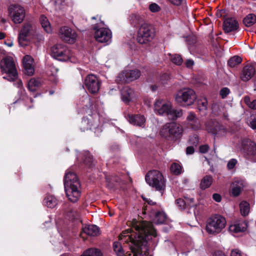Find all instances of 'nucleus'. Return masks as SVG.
I'll use <instances>...</instances> for the list:
<instances>
[{
  "mask_svg": "<svg viewBox=\"0 0 256 256\" xmlns=\"http://www.w3.org/2000/svg\"><path fill=\"white\" fill-rule=\"evenodd\" d=\"M64 190L68 200L76 202L80 196V184L74 172H66L64 177Z\"/></svg>",
  "mask_w": 256,
  "mask_h": 256,
  "instance_id": "1",
  "label": "nucleus"
},
{
  "mask_svg": "<svg viewBox=\"0 0 256 256\" xmlns=\"http://www.w3.org/2000/svg\"><path fill=\"white\" fill-rule=\"evenodd\" d=\"M154 111L157 114L166 116L172 120L182 117L183 114L182 110L174 108L172 102L164 99H158L155 102Z\"/></svg>",
  "mask_w": 256,
  "mask_h": 256,
  "instance_id": "2",
  "label": "nucleus"
},
{
  "mask_svg": "<svg viewBox=\"0 0 256 256\" xmlns=\"http://www.w3.org/2000/svg\"><path fill=\"white\" fill-rule=\"evenodd\" d=\"M183 128L175 122H167L160 128V134L168 140H175L180 138L182 134Z\"/></svg>",
  "mask_w": 256,
  "mask_h": 256,
  "instance_id": "3",
  "label": "nucleus"
},
{
  "mask_svg": "<svg viewBox=\"0 0 256 256\" xmlns=\"http://www.w3.org/2000/svg\"><path fill=\"white\" fill-rule=\"evenodd\" d=\"M0 68L2 73L6 76L3 78L8 81L12 82L18 78V72L16 63L14 58L11 56H6L0 62Z\"/></svg>",
  "mask_w": 256,
  "mask_h": 256,
  "instance_id": "4",
  "label": "nucleus"
},
{
  "mask_svg": "<svg viewBox=\"0 0 256 256\" xmlns=\"http://www.w3.org/2000/svg\"><path fill=\"white\" fill-rule=\"evenodd\" d=\"M146 181L150 186L155 188L162 193L166 187V180L162 174L157 170L149 171L145 177Z\"/></svg>",
  "mask_w": 256,
  "mask_h": 256,
  "instance_id": "5",
  "label": "nucleus"
},
{
  "mask_svg": "<svg viewBox=\"0 0 256 256\" xmlns=\"http://www.w3.org/2000/svg\"><path fill=\"white\" fill-rule=\"evenodd\" d=\"M226 220L224 217L216 214L206 220V230L208 233L216 235L225 228Z\"/></svg>",
  "mask_w": 256,
  "mask_h": 256,
  "instance_id": "6",
  "label": "nucleus"
},
{
  "mask_svg": "<svg viewBox=\"0 0 256 256\" xmlns=\"http://www.w3.org/2000/svg\"><path fill=\"white\" fill-rule=\"evenodd\" d=\"M196 99L195 92L189 88H184L178 91L175 96V100L181 106H189L194 104Z\"/></svg>",
  "mask_w": 256,
  "mask_h": 256,
  "instance_id": "7",
  "label": "nucleus"
},
{
  "mask_svg": "<svg viewBox=\"0 0 256 256\" xmlns=\"http://www.w3.org/2000/svg\"><path fill=\"white\" fill-rule=\"evenodd\" d=\"M36 32V27L30 22H26L22 26L18 36V40L20 46H26L30 38L34 36Z\"/></svg>",
  "mask_w": 256,
  "mask_h": 256,
  "instance_id": "8",
  "label": "nucleus"
},
{
  "mask_svg": "<svg viewBox=\"0 0 256 256\" xmlns=\"http://www.w3.org/2000/svg\"><path fill=\"white\" fill-rule=\"evenodd\" d=\"M50 54L52 57L60 61L72 62L70 50L62 44H57L52 46L50 48Z\"/></svg>",
  "mask_w": 256,
  "mask_h": 256,
  "instance_id": "9",
  "label": "nucleus"
},
{
  "mask_svg": "<svg viewBox=\"0 0 256 256\" xmlns=\"http://www.w3.org/2000/svg\"><path fill=\"white\" fill-rule=\"evenodd\" d=\"M154 37V32L152 27L148 24H143L139 28L136 40L140 44H146L152 41Z\"/></svg>",
  "mask_w": 256,
  "mask_h": 256,
  "instance_id": "10",
  "label": "nucleus"
},
{
  "mask_svg": "<svg viewBox=\"0 0 256 256\" xmlns=\"http://www.w3.org/2000/svg\"><path fill=\"white\" fill-rule=\"evenodd\" d=\"M8 16L14 24H21L24 20L26 10L24 7L18 4H12L8 8Z\"/></svg>",
  "mask_w": 256,
  "mask_h": 256,
  "instance_id": "11",
  "label": "nucleus"
},
{
  "mask_svg": "<svg viewBox=\"0 0 256 256\" xmlns=\"http://www.w3.org/2000/svg\"><path fill=\"white\" fill-rule=\"evenodd\" d=\"M141 72L138 69L126 70L121 72L117 76L116 81L118 83H128L138 78Z\"/></svg>",
  "mask_w": 256,
  "mask_h": 256,
  "instance_id": "12",
  "label": "nucleus"
},
{
  "mask_svg": "<svg viewBox=\"0 0 256 256\" xmlns=\"http://www.w3.org/2000/svg\"><path fill=\"white\" fill-rule=\"evenodd\" d=\"M94 29L96 30L94 38L96 41L107 44L111 42L112 34L110 30L104 28H98L97 26H94Z\"/></svg>",
  "mask_w": 256,
  "mask_h": 256,
  "instance_id": "13",
  "label": "nucleus"
},
{
  "mask_svg": "<svg viewBox=\"0 0 256 256\" xmlns=\"http://www.w3.org/2000/svg\"><path fill=\"white\" fill-rule=\"evenodd\" d=\"M59 32L60 38L66 42L72 44L76 40L78 36L76 32L68 26L62 27Z\"/></svg>",
  "mask_w": 256,
  "mask_h": 256,
  "instance_id": "14",
  "label": "nucleus"
},
{
  "mask_svg": "<svg viewBox=\"0 0 256 256\" xmlns=\"http://www.w3.org/2000/svg\"><path fill=\"white\" fill-rule=\"evenodd\" d=\"M84 84L90 93L96 94L100 89V82L97 77L94 74H89L86 78Z\"/></svg>",
  "mask_w": 256,
  "mask_h": 256,
  "instance_id": "15",
  "label": "nucleus"
},
{
  "mask_svg": "<svg viewBox=\"0 0 256 256\" xmlns=\"http://www.w3.org/2000/svg\"><path fill=\"white\" fill-rule=\"evenodd\" d=\"M188 126L194 130H199L202 128V124L196 114L192 112H189L186 118Z\"/></svg>",
  "mask_w": 256,
  "mask_h": 256,
  "instance_id": "16",
  "label": "nucleus"
},
{
  "mask_svg": "<svg viewBox=\"0 0 256 256\" xmlns=\"http://www.w3.org/2000/svg\"><path fill=\"white\" fill-rule=\"evenodd\" d=\"M242 152L245 156H249L256 154V145L250 140H244L242 143Z\"/></svg>",
  "mask_w": 256,
  "mask_h": 256,
  "instance_id": "17",
  "label": "nucleus"
},
{
  "mask_svg": "<svg viewBox=\"0 0 256 256\" xmlns=\"http://www.w3.org/2000/svg\"><path fill=\"white\" fill-rule=\"evenodd\" d=\"M81 124V130L82 131H84L89 128L95 130H96L94 132L96 135H98L102 130L101 127L99 126L97 122H94L91 120H89L87 118H84L82 119Z\"/></svg>",
  "mask_w": 256,
  "mask_h": 256,
  "instance_id": "18",
  "label": "nucleus"
},
{
  "mask_svg": "<svg viewBox=\"0 0 256 256\" xmlns=\"http://www.w3.org/2000/svg\"><path fill=\"white\" fill-rule=\"evenodd\" d=\"M22 64L26 73L32 76L34 72V60L30 55H26L22 59Z\"/></svg>",
  "mask_w": 256,
  "mask_h": 256,
  "instance_id": "19",
  "label": "nucleus"
},
{
  "mask_svg": "<svg viewBox=\"0 0 256 256\" xmlns=\"http://www.w3.org/2000/svg\"><path fill=\"white\" fill-rule=\"evenodd\" d=\"M126 118L129 122L134 126L142 128L145 126L146 118L142 115L128 114Z\"/></svg>",
  "mask_w": 256,
  "mask_h": 256,
  "instance_id": "20",
  "label": "nucleus"
},
{
  "mask_svg": "<svg viewBox=\"0 0 256 256\" xmlns=\"http://www.w3.org/2000/svg\"><path fill=\"white\" fill-rule=\"evenodd\" d=\"M136 96L134 91L128 86H125L121 90V98L122 102L127 104L134 100Z\"/></svg>",
  "mask_w": 256,
  "mask_h": 256,
  "instance_id": "21",
  "label": "nucleus"
},
{
  "mask_svg": "<svg viewBox=\"0 0 256 256\" xmlns=\"http://www.w3.org/2000/svg\"><path fill=\"white\" fill-rule=\"evenodd\" d=\"M255 72V67L251 65L246 66L242 70L240 78L242 80L247 82L252 78Z\"/></svg>",
  "mask_w": 256,
  "mask_h": 256,
  "instance_id": "22",
  "label": "nucleus"
},
{
  "mask_svg": "<svg viewBox=\"0 0 256 256\" xmlns=\"http://www.w3.org/2000/svg\"><path fill=\"white\" fill-rule=\"evenodd\" d=\"M223 26L226 32H230L236 30L238 28V24L234 18H228L224 20Z\"/></svg>",
  "mask_w": 256,
  "mask_h": 256,
  "instance_id": "23",
  "label": "nucleus"
},
{
  "mask_svg": "<svg viewBox=\"0 0 256 256\" xmlns=\"http://www.w3.org/2000/svg\"><path fill=\"white\" fill-rule=\"evenodd\" d=\"M248 228V223L245 221H241L232 224L229 226V230L230 232L237 234L244 232Z\"/></svg>",
  "mask_w": 256,
  "mask_h": 256,
  "instance_id": "24",
  "label": "nucleus"
},
{
  "mask_svg": "<svg viewBox=\"0 0 256 256\" xmlns=\"http://www.w3.org/2000/svg\"><path fill=\"white\" fill-rule=\"evenodd\" d=\"M85 234L90 236H97L100 234V229L96 225H89L83 228Z\"/></svg>",
  "mask_w": 256,
  "mask_h": 256,
  "instance_id": "25",
  "label": "nucleus"
},
{
  "mask_svg": "<svg viewBox=\"0 0 256 256\" xmlns=\"http://www.w3.org/2000/svg\"><path fill=\"white\" fill-rule=\"evenodd\" d=\"M213 178L210 175L205 176L202 179L200 186L202 190H206L210 186L212 182Z\"/></svg>",
  "mask_w": 256,
  "mask_h": 256,
  "instance_id": "26",
  "label": "nucleus"
},
{
  "mask_svg": "<svg viewBox=\"0 0 256 256\" xmlns=\"http://www.w3.org/2000/svg\"><path fill=\"white\" fill-rule=\"evenodd\" d=\"M44 204L48 208H54L57 205L58 200L54 196L48 195L44 200Z\"/></svg>",
  "mask_w": 256,
  "mask_h": 256,
  "instance_id": "27",
  "label": "nucleus"
},
{
  "mask_svg": "<svg viewBox=\"0 0 256 256\" xmlns=\"http://www.w3.org/2000/svg\"><path fill=\"white\" fill-rule=\"evenodd\" d=\"M40 22L42 26L47 33H51L52 32L50 22L46 16L44 15L41 16L40 18Z\"/></svg>",
  "mask_w": 256,
  "mask_h": 256,
  "instance_id": "28",
  "label": "nucleus"
},
{
  "mask_svg": "<svg viewBox=\"0 0 256 256\" xmlns=\"http://www.w3.org/2000/svg\"><path fill=\"white\" fill-rule=\"evenodd\" d=\"M130 22L131 24L134 26H140L142 24H146V23L144 22V18L138 14H132L130 16Z\"/></svg>",
  "mask_w": 256,
  "mask_h": 256,
  "instance_id": "29",
  "label": "nucleus"
},
{
  "mask_svg": "<svg viewBox=\"0 0 256 256\" xmlns=\"http://www.w3.org/2000/svg\"><path fill=\"white\" fill-rule=\"evenodd\" d=\"M256 22V16L253 14L247 15L244 19V24L247 27H250L254 24Z\"/></svg>",
  "mask_w": 256,
  "mask_h": 256,
  "instance_id": "30",
  "label": "nucleus"
},
{
  "mask_svg": "<svg viewBox=\"0 0 256 256\" xmlns=\"http://www.w3.org/2000/svg\"><path fill=\"white\" fill-rule=\"evenodd\" d=\"M208 102L205 97H202L198 100V106L200 112H205L208 108Z\"/></svg>",
  "mask_w": 256,
  "mask_h": 256,
  "instance_id": "31",
  "label": "nucleus"
},
{
  "mask_svg": "<svg viewBox=\"0 0 256 256\" xmlns=\"http://www.w3.org/2000/svg\"><path fill=\"white\" fill-rule=\"evenodd\" d=\"M166 216L165 213L158 212L156 213L154 220L156 224H162L166 221Z\"/></svg>",
  "mask_w": 256,
  "mask_h": 256,
  "instance_id": "32",
  "label": "nucleus"
},
{
  "mask_svg": "<svg viewBox=\"0 0 256 256\" xmlns=\"http://www.w3.org/2000/svg\"><path fill=\"white\" fill-rule=\"evenodd\" d=\"M81 256H102V254L98 249L90 248L87 250Z\"/></svg>",
  "mask_w": 256,
  "mask_h": 256,
  "instance_id": "33",
  "label": "nucleus"
},
{
  "mask_svg": "<svg viewBox=\"0 0 256 256\" xmlns=\"http://www.w3.org/2000/svg\"><path fill=\"white\" fill-rule=\"evenodd\" d=\"M240 208L242 214L244 216L248 215L250 212V204L246 202H242L240 204Z\"/></svg>",
  "mask_w": 256,
  "mask_h": 256,
  "instance_id": "34",
  "label": "nucleus"
},
{
  "mask_svg": "<svg viewBox=\"0 0 256 256\" xmlns=\"http://www.w3.org/2000/svg\"><path fill=\"white\" fill-rule=\"evenodd\" d=\"M170 170L171 172L176 175L180 174L182 172V167L178 163H172L170 166Z\"/></svg>",
  "mask_w": 256,
  "mask_h": 256,
  "instance_id": "35",
  "label": "nucleus"
},
{
  "mask_svg": "<svg viewBox=\"0 0 256 256\" xmlns=\"http://www.w3.org/2000/svg\"><path fill=\"white\" fill-rule=\"evenodd\" d=\"M242 58L238 56H236L231 58L228 61V65L232 68L239 64L242 62Z\"/></svg>",
  "mask_w": 256,
  "mask_h": 256,
  "instance_id": "36",
  "label": "nucleus"
},
{
  "mask_svg": "<svg viewBox=\"0 0 256 256\" xmlns=\"http://www.w3.org/2000/svg\"><path fill=\"white\" fill-rule=\"evenodd\" d=\"M170 56L171 61L177 66H180L183 62L182 56L178 54H170Z\"/></svg>",
  "mask_w": 256,
  "mask_h": 256,
  "instance_id": "37",
  "label": "nucleus"
},
{
  "mask_svg": "<svg viewBox=\"0 0 256 256\" xmlns=\"http://www.w3.org/2000/svg\"><path fill=\"white\" fill-rule=\"evenodd\" d=\"M39 83L38 80L31 78L28 84V89L31 92H34L36 90V88L38 86Z\"/></svg>",
  "mask_w": 256,
  "mask_h": 256,
  "instance_id": "38",
  "label": "nucleus"
},
{
  "mask_svg": "<svg viewBox=\"0 0 256 256\" xmlns=\"http://www.w3.org/2000/svg\"><path fill=\"white\" fill-rule=\"evenodd\" d=\"M114 250L118 256H124V252L121 244L118 242H114L113 244Z\"/></svg>",
  "mask_w": 256,
  "mask_h": 256,
  "instance_id": "39",
  "label": "nucleus"
},
{
  "mask_svg": "<svg viewBox=\"0 0 256 256\" xmlns=\"http://www.w3.org/2000/svg\"><path fill=\"white\" fill-rule=\"evenodd\" d=\"M244 102L250 108L253 110L256 109V100H252L248 96L244 98Z\"/></svg>",
  "mask_w": 256,
  "mask_h": 256,
  "instance_id": "40",
  "label": "nucleus"
},
{
  "mask_svg": "<svg viewBox=\"0 0 256 256\" xmlns=\"http://www.w3.org/2000/svg\"><path fill=\"white\" fill-rule=\"evenodd\" d=\"M234 186L232 188V194L234 196H238L240 194L242 188V183L240 182V184L238 182V184H234Z\"/></svg>",
  "mask_w": 256,
  "mask_h": 256,
  "instance_id": "41",
  "label": "nucleus"
},
{
  "mask_svg": "<svg viewBox=\"0 0 256 256\" xmlns=\"http://www.w3.org/2000/svg\"><path fill=\"white\" fill-rule=\"evenodd\" d=\"M85 156L86 158L84 160V164L90 166L93 162L92 156L89 152H87L85 154Z\"/></svg>",
  "mask_w": 256,
  "mask_h": 256,
  "instance_id": "42",
  "label": "nucleus"
},
{
  "mask_svg": "<svg viewBox=\"0 0 256 256\" xmlns=\"http://www.w3.org/2000/svg\"><path fill=\"white\" fill-rule=\"evenodd\" d=\"M150 10L152 12H158L160 10V6L156 3H152L149 6Z\"/></svg>",
  "mask_w": 256,
  "mask_h": 256,
  "instance_id": "43",
  "label": "nucleus"
},
{
  "mask_svg": "<svg viewBox=\"0 0 256 256\" xmlns=\"http://www.w3.org/2000/svg\"><path fill=\"white\" fill-rule=\"evenodd\" d=\"M48 70L50 73V74L55 76L58 70V68L52 64L48 66Z\"/></svg>",
  "mask_w": 256,
  "mask_h": 256,
  "instance_id": "44",
  "label": "nucleus"
},
{
  "mask_svg": "<svg viewBox=\"0 0 256 256\" xmlns=\"http://www.w3.org/2000/svg\"><path fill=\"white\" fill-rule=\"evenodd\" d=\"M176 202L178 206L181 209H184L186 205V202L182 198L177 199Z\"/></svg>",
  "mask_w": 256,
  "mask_h": 256,
  "instance_id": "45",
  "label": "nucleus"
},
{
  "mask_svg": "<svg viewBox=\"0 0 256 256\" xmlns=\"http://www.w3.org/2000/svg\"><path fill=\"white\" fill-rule=\"evenodd\" d=\"M230 93V90L227 88H222L220 91L222 98H225Z\"/></svg>",
  "mask_w": 256,
  "mask_h": 256,
  "instance_id": "46",
  "label": "nucleus"
},
{
  "mask_svg": "<svg viewBox=\"0 0 256 256\" xmlns=\"http://www.w3.org/2000/svg\"><path fill=\"white\" fill-rule=\"evenodd\" d=\"M237 163V160L236 159L230 160L228 163L227 166L229 170L232 169Z\"/></svg>",
  "mask_w": 256,
  "mask_h": 256,
  "instance_id": "47",
  "label": "nucleus"
},
{
  "mask_svg": "<svg viewBox=\"0 0 256 256\" xmlns=\"http://www.w3.org/2000/svg\"><path fill=\"white\" fill-rule=\"evenodd\" d=\"M194 61L191 59H188L186 60L185 64L186 68H192L194 65Z\"/></svg>",
  "mask_w": 256,
  "mask_h": 256,
  "instance_id": "48",
  "label": "nucleus"
},
{
  "mask_svg": "<svg viewBox=\"0 0 256 256\" xmlns=\"http://www.w3.org/2000/svg\"><path fill=\"white\" fill-rule=\"evenodd\" d=\"M209 146L207 144L202 145L200 146V151L201 153H206L208 152Z\"/></svg>",
  "mask_w": 256,
  "mask_h": 256,
  "instance_id": "49",
  "label": "nucleus"
},
{
  "mask_svg": "<svg viewBox=\"0 0 256 256\" xmlns=\"http://www.w3.org/2000/svg\"><path fill=\"white\" fill-rule=\"evenodd\" d=\"M106 181L108 183V186L110 188H112L114 186V180H113L106 177Z\"/></svg>",
  "mask_w": 256,
  "mask_h": 256,
  "instance_id": "50",
  "label": "nucleus"
},
{
  "mask_svg": "<svg viewBox=\"0 0 256 256\" xmlns=\"http://www.w3.org/2000/svg\"><path fill=\"white\" fill-rule=\"evenodd\" d=\"M230 256H242L240 251L238 249L232 250L231 252Z\"/></svg>",
  "mask_w": 256,
  "mask_h": 256,
  "instance_id": "51",
  "label": "nucleus"
},
{
  "mask_svg": "<svg viewBox=\"0 0 256 256\" xmlns=\"http://www.w3.org/2000/svg\"><path fill=\"white\" fill-rule=\"evenodd\" d=\"M212 198L216 202H220L222 200L220 195L218 194H214L212 196Z\"/></svg>",
  "mask_w": 256,
  "mask_h": 256,
  "instance_id": "52",
  "label": "nucleus"
},
{
  "mask_svg": "<svg viewBox=\"0 0 256 256\" xmlns=\"http://www.w3.org/2000/svg\"><path fill=\"white\" fill-rule=\"evenodd\" d=\"M250 126L254 130L256 129V118H254L251 122H250Z\"/></svg>",
  "mask_w": 256,
  "mask_h": 256,
  "instance_id": "53",
  "label": "nucleus"
},
{
  "mask_svg": "<svg viewBox=\"0 0 256 256\" xmlns=\"http://www.w3.org/2000/svg\"><path fill=\"white\" fill-rule=\"evenodd\" d=\"M174 5L179 6L182 4V0H168Z\"/></svg>",
  "mask_w": 256,
  "mask_h": 256,
  "instance_id": "54",
  "label": "nucleus"
},
{
  "mask_svg": "<svg viewBox=\"0 0 256 256\" xmlns=\"http://www.w3.org/2000/svg\"><path fill=\"white\" fill-rule=\"evenodd\" d=\"M186 152L188 154H191L194 152V148L192 146H188L186 148Z\"/></svg>",
  "mask_w": 256,
  "mask_h": 256,
  "instance_id": "55",
  "label": "nucleus"
},
{
  "mask_svg": "<svg viewBox=\"0 0 256 256\" xmlns=\"http://www.w3.org/2000/svg\"><path fill=\"white\" fill-rule=\"evenodd\" d=\"M142 198H143V200L144 201H146V202L148 203V204H149L150 205H154L155 204V202H152V200L148 199V198H144L143 196H142Z\"/></svg>",
  "mask_w": 256,
  "mask_h": 256,
  "instance_id": "56",
  "label": "nucleus"
},
{
  "mask_svg": "<svg viewBox=\"0 0 256 256\" xmlns=\"http://www.w3.org/2000/svg\"><path fill=\"white\" fill-rule=\"evenodd\" d=\"M14 85L18 88H20L22 86V82L20 80H18L16 83L14 84Z\"/></svg>",
  "mask_w": 256,
  "mask_h": 256,
  "instance_id": "57",
  "label": "nucleus"
},
{
  "mask_svg": "<svg viewBox=\"0 0 256 256\" xmlns=\"http://www.w3.org/2000/svg\"><path fill=\"white\" fill-rule=\"evenodd\" d=\"M166 78H167V76L166 74L162 76L160 78L162 84H166V82L164 81V79L165 80Z\"/></svg>",
  "mask_w": 256,
  "mask_h": 256,
  "instance_id": "58",
  "label": "nucleus"
},
{
  "mask_svg": "<svg viewBox=\"0 0 256 256\" xmlns=\"http://www.w3.org/2000/svg\"><path fill=\"white\" fill-rule=\"evenodd\" d=\"M206 130H207L208 131V132H210L212 134H215L216 132L215 130H213V129H210V128L208 127H206Z\"/></svg>",
  "mask_w": 256,
  "mask_h": 256,
  "instance_id": "59",
  "label": "nucleus"
},
{
  "mask_svg": "<svg viewBox=\"0 0 256 256\" xmlns=\"http://www.w3.org/2000/svg\"><path fill=\"white\" fill-rule=\"evenodd\" d=\"M5 44L9 47H11L13 46L14 44L12 41H9L8 42H5Z\"/></svg>",
  "mask_w": 256,
  "mask_h": 256,
  "instance_id": "60",
  "label": "nucleus"
},
{
  "mask_svg": "<svg viewBox=\"0 0 256 256\" xmlns=\"http://www.w3.org/2000/svg\"><path fill=\"white\" fill-rule=\"evenodd\" d=\"M4 38V34L2 32H0V40L3 39Z\"/></svg>",
  "mask_w": 256,
  "mask_h": 256,
  "instance_id": "61",
  "label": "nucleus"
},
{
  "mask_svg": "<svg viewBox=\"0 0 256 256\" xmlns=\"http://www.w3.org/2000/svg\"><path fill=\"white\" fill-rule=\"evenodd\" d=\"M152 90H156V87L154 86H152Z\"/></svg>",
  "mask_w": 256,
  "mask_h": 256,
  "instance_id": "62",
  "label": "nucleus"
},
{
  "mask_svg": "<svg viewBox=\"0 0 256 256\" xmlns=\"http://www.w3.org/2000/svg\"><path fill=\"white\" fill-rule=\"evenodd\" d=\"M96 18H98L99 19H100V17L97 16L96 17H92V19H96Z\"/></svg>",
  "mask_w": 256,
  "mask_h": 256,
  "instance_id": "63",
  "label": "nucleus"
},
{
  "mask_svg": "<svg viewBox=\"0 0 256 256\" xmlns=\"http://www.w3.org/2000/svg\"><path fill=\"white\" fill-rule=\"evenodd\" d=\"M132 255V254H128V252H126V256H130Z\"/></svg>",
  "mask_w": 256,
  "mask_h": 256,
  "instance_id": "64",
  "label": "nucleus"
}]
</instances>
